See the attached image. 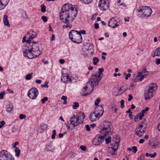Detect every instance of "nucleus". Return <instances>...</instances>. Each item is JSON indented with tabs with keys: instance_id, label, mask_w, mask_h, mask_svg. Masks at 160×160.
Segmentation results:
<instances>
[{
	"instance_id": "c03bdc74",
	"label": "nucleus",
	"mask_w": 160,
	"mask_h": 160,
	"mask_svg": "<svg viewBox=\"0 0 160 160\" xmlns=\"http://www.w3.org/2000/svg\"><path fill=\"white\" fill-rule=\"evenodd\" d=\"M5 94V92L4 91H3L2 92L0 93V99H2L3 98Z\"/></svg>"
},
{
	"instance_id": "a18cd8bd",
	"label": "nucleus",
	"mask_w": 160,
	"mask_h": 160,
	"mask_svg": "<svg viewBox=\"0 0 160 160\" xmlns=\"http://www.w3.org/2000/svg\"><path fill=\"white\" fill-rule=\"evenodd\" d=\"M41 18L45 22H46L47 21V18L45 16H42Z\"/></svg>"
},
{
	"instance_id": "4d7b16f0",
	"label": "nucleus",
	"mask_w": 160,
	"mask_h": 160,
	"mask_svg": "<svg viewBox=\"0 0 160 160\" xmlns=\"http://www.w3.org/2000/svg\"><path fill=\"white\" fill-rule=\"evenodd\" d=\"M112 111L114 112L115 113H117L118 109L116 108L113 107L112 108Z\"/></svg>"
},
{
	"instance_id": "a878e982",
	"label": "nucleus",
	"mask_w": 160,
	"mask_h": 160,
	"mask_svg": "<svg viewBox=\"0 0 160 160\" xmlns=\"http://www.w3.org/2000/svg\"><path fill=\"white\" fill-rule=\"evenodd\" d=\"M13 110V106L11 105H8L6 107V111L8 112H10Z\"/></svg>"
},
{
	"instance_id": "8fccbe9b",
	"label": "nucleus",
	"mask_w": 160,
	"mask_h": 160,
	"mask_svg": "<svg viewBox=\"0 0 160 160\" xmlns=\"http://www.w3.org/2000/svg\"><path fill=\"white\" fill-rule=\"evenodd\" d=\"M80 148L81 150L83 151H85L86 149V147L82 145L80 146Z\"/></svg>"
},
{
	"instance_id": "9d476101",
	"label": "nucleus",
	"mask_w": 160,
	"mask_h": 160,
	"mask_svg": "<svg viewBox=\"0 0 160 160\" xmlns=\"http://www.w3.org/2000/svg\"><path fill=\"white\" fill-rule=\"evenodd\" d=\"M0 160H14L9 152L4 150L0 152Z\"/></svg>"
},
{
	"instance_id": "4be33fe9",
	"label": "nucleus",
	"mask_w": 160,
	"mask_h": 160,
	"mask_svg": "<svg viewBox=\"0 0 160 160\" xmlns=\"http://www.w3.org/2000/svg\"><path fill=\"white\" fill-rule=\"evenodd\" d=\"M119 141L118 142H115L112 145V147L111 148L112 150L114 152H115L116 151V150L118 149V146H119ZM116 154V152H114L113 153V154Z\"/></svg>"
},
{
	"instance_id": "72a5a7b5",
	"label": "nucleus",
	"mask_w": 160,
	"mask_h": 160,
	"mask_svg": "<svg viewBox=\"0 0 160 160\" xmlns=\"http://www.w3.org/2000/svg\"><path fill=\"white\" fill-rule=\"evenodd\" d=\"M32 73H31L27 75L25 77V79L27 80H30L32 77Z\"/></svg>"
},
{
	"instance_id": "09e8293b",
	"label": "nucleus",
	"mask_w": 160,
	"mask_h": 160,
	"mask_svg": "<svg viewBox=\"0 0 160 160\" xmlns=\"http://www.w3.org/2000/svg\"><path fill=\"white\" fill-rule=\"evenodd\" d=\"M157 155V153L156 152H154L152 154H150V157H151V158H154L156 156V155Z\"/></svg>"
},
{
	"instance_id": "a19ab883",
	"label": "nucleus",
	"mask_w": 160,
	"mask_h": 160,
	"mask_svg": "<svg viewBox=\"0 0 160 160\" xmlns=\"http://www.w3.org/2000/svg\"><path fill=\"white\" fill-rule=\"evenodd\" d=\"M26 117V116L25 114H21L19 115V118L21 119H25Z\"/></svg>"
},
{
	"instance_id": "338daca9",
	"label": "nucleus",
	"mask_w": 160,
	"mask_h": 160,
	"mask_svg": "<svg viewBox=\"0 0 160 160\" xmlns=\"http://www.w3.org/2000/svg\"><path fill=\"white\" fill-rule=\"evenodd\" d=\"M41 82V80L38 79H36L35 81V83L39 84Z\"/></svg>"
},
{
	"instance_id": "3c124183",
	"label": "nucleus",
	"mask_w": 160,
	"mask_h": 160,
	"mask_svg": "<svg viewBox=\"0 0 160 160\" xmlns=\"http://www.w3.org/2000/svg\"><path fill=\"white\" fill-rule=\"evenodd\" d=\"M18 144V142H16L15 143H14L12 144V147L13 148H15V149L16 148H18L16 147V146Z\"/></svg>"
},
{
	"instance_id": "f3484780",
	"label": "nucleus",
	"mask_w": 160,
	"mask_h": 160,
	"mask_svg": "<svg viewBox=\"0 0 160 160\" xmlns=\"http://www.w3.org/2000/svg\"><path fill=\"white\" fill-rule=\"evenodd\" d=\"M69 77L67 73H63L62 72V75L61 77V81L63 83H68Z\"/></svg>"
},
{
	"instance_id": "0e129e2a",
	"label": "nucleus",
	"mask_w": 160,
	"mask_h": 160,
	"mask_svg": "<svg viewBox=\"0 0 160 160\" xmlns=\"http://www.w3.org/2000/svg\"><path fill=\"white\" fill-rule=\"evenodd\" d=\"M95 28L96 29H98L99 28V24L98 23H96L94 24Z\"/></svg>"
},
{
	"instance_id": "cd10ccee",
	"label": "nucleus",
	"mask_w": 160,
	"mask_h": 160,
	"mask_svg": "<svg viewBox=\"0 0 160 160\" xmlns=\"http://www.w3.org/2000/svg\"><path fill=\"white\" fill-rule=\"evenodd\" d=\"M93 64L94 65H96L97 64V63L99 62V59L97 57H94L93 59Z\"/></svg>"
},
{
	"instance_id": "2eb2a0df",
	"label": "nucleus",
	"mask_w": 160,
	"mask_h": 160,
	"mask_svg": "<svg viewBox=\"0 0 160 160\" xmlns=\"http://www.w3.org/2000/svg\"><path fill=\"white\" fill-rule=\"evenodd\" d=\"M101 117L95 111L92 113H91L89 117V119L92 122H94L99 119Z\"/></svg>"
},
{
	"instance_id": "603ef678",
	"label": "nucleus",
	"mask_w": 160,
	"mask_h": 160,
	"mask_svg": "<svg viewBox=\"0 0 160 160\" xmlns=\"http://www.w3.org/2000/svg\"><path fill=\"white\" fill-rule=\"evenodd\" d=\"M86 31L85 30H81L79 32V34H80L81 35V34H86Z\"/></svg>"
},
{
	"instance_id": "49530a36",
	"label": "nucleus",
	"mask_w": 160,
	"mask_h": 160,
	"mask_svg": "<svg viewBox=\"0 0 160 160\" xmlns=\"http://www.w3.org/2000/svg\"><path fill=\"white\" fill-rule=\"evenodd\" d=\"M100 99L99 98H98L95 101L94 104L96 106H97L98 105L99 102H100Z\"/></svg>"
},
{
	"instance_id": "39448f33",
	"label": "nucleus",
	"mask_w": 160,
	"mask_h": 160,
	"mask_svg": "<svg viewBox=\"0 0 160 160\" xmlns=\"http://www.w3.org/2000/svg\"><path fill=\"white\" fill-rule=\"evenodd\" d=\"M80 123V122L79 120V118L78 115H74L71 117L69 121L66 124V127L68 130H72L70 126H72L73 128H75Z\"/></svg>"
},
{
	"instance_id": "1a4fd4ad",
	"label": "nucleus",
	"mask_w": 160,
	"mask_h": 160,
	"mask_svg": "<svg viewBox=\"0 0 160 160\" xmlns=\"http://www.w3.org/2000/svg\"><path fill=\"white\" fill-rule=\"evenodd\" d=\"M146 127L144 123L139 124L136 127L135 130L136 134L139 137H142L145 132Z\"/></svg>"
},
{
	"instance_id": "4c0bfd02",
	"label": "nucleus",
	"mask_w": 160,
	"mask_h": 160,
	"mask_svg": "<svg viewBox=\"0 0 160 160\" xmlns=\"http://www.w3.org/2000/svg\"><path fill=\"white\" fill-rule=\"evenodd\" d=\"M52 135L51 138L52 139H54L55 138V136L56 134V130H53L52 131Z\"/></svg>"
},
{
	"instance_id": "ea45409f",
	"label": "nucleus",
	"mask_w": 160,
	"mask_h": 160,
	"mask_svg": "<svg viewBox=\"0 0 160 160\" xmlns=\"http://www.w3.org/2000/svg\"><path fill=\"white\" fill-rule=\"evenodd\" d=\"M132 152L133 153H136L138 150L137 147L134 146H133L132 147Z\"/></svg>"
},
{
	"instance_id": "c9c22d12",
	"label": "nucleus",
	"mask_w": 160,
	"mask_h": 160,
	"mask_svg": "<svg viewBox=\"0 0 160 160\" xmlns=\"http://www.w3.org/2000/svg\"><path fill=\"white\" fill-rule=\"evenodd\" d=\"M137 115H138V118L139 120H141L142 119L143 117L144 114L141 112L139 113Z\"/></svg>"
},
{
	"instance_id": "79ce46f5",
	"label": "nucleus",
	"mask_w": 160,
	"mask_h": 160,
	"mask_svg": "<svg viewBox=\"0 0 160 160\" xmlns=\"http://www.w3.org/2000/svg\"><path fill=\"white\" fill-rule=\"evenodd\" d=\"M121 103V108H123L124 107V101L123 100H122L120 101Z\"/></svg>"
},
{
	"instance_id": "412c9836",
	"label": "nucleus",
	"mask_w": 160,
	"mask_h": 160,
	"mask_svg": "<svg viewBox=\"0 0 160 160\" xmlns=\"http://www.w3.org/2000/svg\"><path fill=\"white\" fill-rule=\"evenodd\" d=\"M153 92L149 90L145 93V99L148 100L150 98L153 96Z\"/></svg>"
},
{
	"instance_id": "473e14b6",
	"label": "nucleus",
	"mask_w": 160,
	"mask_h": 160,
	"mask_svg": "<svg viewBox=\"0 0 160 160\" xmlns=\"http://www.w3.org/2000/svg\"><path fill=\"white\" fill-rule=\"evenodd\" d=\"M76 82V79H74L73 77L69 78L68 82L74 83Z\"/></svg>"
},
{
	"instance_id": "6e6552de",
	"label": "nucleus",
	"mask_w": 160,
	"mask_h": 160,
	"mask_svg": "<svg viewBox=\"0 0 160 160\" xmlns=\"http://www.w3.org/2000/svg\"><path fill=\"white\" fill-rule=\"evenodd\" d=\"M148 74L149 73L145 69H143L141 71L138 72L136 76V77L135 76L133 80L135 82L138 81H141L145 77L148 75Z\"/></svg>"
},
{
	"instance_id": "58836bf2",
	"label": "nucleus",
	"mask_w": 160,
	"mask_h": 160,
	"mask_svg": "<svg viewBox=\"0 0 160 160\" xmlns=\"http://www.w3.org/2000/svg\"><path fill=\"white\" fill-rule=\"evenodd\" d=\"M48 100V98L47 97H45L44 98L42 99V102L43 104L45 103V102L47 101Z\"/></svg>"
},
{
	"instance_id": "2f4dec72",
	"label": "nucleus",
	"mask_w": 160,
	"mask_h": 160,
	"mask_svg": "<svg viewBox=\"0 0 160 160\" xmlns=\"http://www.w3.org/2000/svg\"><path fill=\"white\" fill-rule=\"evenodd\" d=\"M41 7V12H45L46 11V7L43 4H42Z\"/></svg>"
},
{
	"instance_id": "393cba45",
	"label": "nucleus",
	"mask_w": 160,
	"mask_h": 160,
	"mask_svg": "<svg viewBox=\"0 0 160 160\" xmlns=\"http://www.w3.org/2000/svg\"><path fill=\"white\" fill-rule=\"evenodd\" d=\"M157 84L155 83H153L152 84V86H150V88L148 89L150 91L154 92L157 89Z\"/></svg>"
},
{
	"instance_id": "423d86ee",
	"label": "nucleus",
	"mask_w": 160,
	"mask_h": 160,
	"mask_svg": "<svg viewBox=\"0 0 160 160\" xmlns=\"http://www.w3.org/2000/svg\"><path fill=\"white\" fill-rule=\"evenodd\" d=\"M138 11L139 12H141L142 15L145 17H148L151 14L152 10L148 7L143 6L138 8Z\"/></svg>"
},
{
	"instance_id": "e2e57ef3",
	"label": "nucleus",
	"mask_w": 160,
	"mask_h": 160,
	"mask_svg": "<svg viewBox=\"0 0 160 160\" xmlns=\"http://www.w3.org/2000/svg\"><path fill=\"white\" fill-rule=\"evenodd\" d=\"M145 141V140L144 139H140L139 140L138 142L139 143L142 144Z\"/></svg>"
},
{
	"instance_id": "a211bd4d",
	"label": "nucleus",
	"mask_w": 160,
	"mask_h": 160,
	"mask_svg": "<svg viewBox=\"0 0 160 160\" xmlns=\"http://www.w3.org/2000/svg\"><path fill=\"white\" fill-rule=\"evenodd\" d=\"M94 111L96 112H97V113H98V114L101 117L103 115L104 110L102 106H98L95 109Z\"/></svg>"
},
{
	"instance_id": "774afa93",
	"label": "nucleus",
	"mask_w": 160,
	"mask_h": 160,
	"mask_svg": "<svg viewBox=\"0 0 160 160\" xmlns=\"http://www.w3.org/2000/svg\"><path fill=\"white\" fill-rule=\"evenodd\" d=\"M157 129L159 131H160V122L157 126Z\"/></svg>"
},
{
	"instance_id": "bf43d9fd",
	"label": "nucleus",
	"mask_w": 160,
	"mask_h": 160,
	"mask_svg": "<svg viewBox=\"0 0 160 160\" xmlns=\"http://www.w3.org/2000/svg\"><path fill=\"white\" fill-rule=\"evenodd\" d=\"M55 35L54 34H52V37L51 38V41H53L54 40L55 38Z\"/></svg>"
},
{
	"instance_id": "052dcab7",
	"label": "nucleus",
	"mask_w": 160,
	"mask_h": 160,
	"mask_svg": "<svg viewBox=\"0 0 160 160\" xmlns=\"http://www.w3.org/2000/svg\"><path fill=\"white\" fill-rule=\"evenodd\" d=\"M129 98L128 99V101H130L133 98V96L131 95H128Z\"/></svg>"
},
{
	"instance_id": "9b49d317",
	"label": "nucleus",
	"mask_w": 160,
	"mask_h": 160,
	"mask_svg": "<svg viewBox=\"0 0 160 160\" xmlns=\"http://www.w3.org/2000/svg\"><path fill=\"white\" fill-rule=\"evenodd\" d=\"M29 49L32 50V52H35L38 56L40 54V51L39 50L38 44L36 42H34L32 43H29V46L27 47Z\"/></svg>"
},
{
	"instance_id": "e433bc0d",
	"label": "nucleus",
	"mask_w": 160,
	"mask_h": 160,
	"mask_svg": "<svg viewBox=\"0 0 160 160\" xmlns=\"http://www.w3.org/2000/svg\"><path fill=\"white\" fill-rule=\"evenodd\" d=\"M105 141L106 144H108L111 142V137L110 136H108V138L105 139Z\"/></svg>"
},
{
	"instance_id": "bb28decb",
	"label": "nucleus",
	"mask_w": 160,
	"mask_h": 160,
	"mask_svg": "<svg viewBox=\"0 0 160 160\" xmlns=\"http://www.w3.org/2000/svg\"><path fill=\"white\" fill-rule=\"evenodd\" d=\"M26 37H27L26 35V36L23 37L22 42H26L27 43H29L31 42V39H30L28 37V39L26 40Z\"/></svg>"
},
{
	"instance_id": "aec40b11",
	"label": "nucleus",
	"mask_w": 160,
	"mask_h": 160,
	"mask_svg": "<svg viewBox=\"0 0 160 160\" xmlns=\"http://www.w3.org/2000/svg\"><path fill=\"white\" fill-rule=\"evenodd\" d=\"M5 0H0V10L4 8L9 2V0H6L5 2Z\"/></svg>"
},
{
	"instance_id": "69168bd1",
	"label": "nucleus",
	"mask_w": 160,
	"mask_h": 160,
	"mask_svg": "<svg viewBox=\"0 0 160 160\" xmlns=\"http://www.w3.org/2000/svg\"><path fill=\"white\" fill-rule=\"evenodd\" d=\"M160 64V59L158 58L157 59L156 62V64L157 65H159Z\"/></svg>"
},
{
	"instance_id": "de8ad7c7",
	"label": "nucleus",
	"mask_w": 160,
	"mask_h": 160,
	"mask_svg": "<svg viewBox=\"0 0 160 160\" xmlns=\"http://www.w3.org/2000/svg\"><path fill=\"white\" fill-rule=\"evenodd\" d=\"M5 124L4 121H2L0 122V128H2Z\"/></svg>"
},
{
	"instance_id": "7ed1b4c3",
	"label": "nucleus",
	"mask_w": 160,
	"mask_h": 160,
	"mask_svg": "<svg viewBox=\"0 0 160 160\" xmlns=\"http://www.w3.org/2000/svg\"><path fill=\"white\" fill-rule=\"evenodd\" d=\"M99 72L92 74L89 79V83L92 87H96L98 84L101 80V75L103 71V69L100 68L98 69Z\"/></svg>"
},
{
	"instance_id": "37998d69",
	"label": "nucleus",
	"mask_w": 160,
	"mask_h": 160,
	"mask_svg": "<svg viewBox=\"0 0 160 160\" xmlns=\"http://www.w3.org/2000/svg\"><path fill=\"white\" fill-rule=\"evenodd\" d=\"M158 146L157 144L156 143H154L152 144L151 146V147L152 148H156Z\"/></svg>"
},
{
	"instance_id": "4468645a",
	"label": "nucleus",
	"mask_w": 160,
	"mask_h": 160,
	"mask_svg": "<svg viewBox=\"0 0 160 160\" xmlns=\"http://www.w3.org/2000/svg\"><path fill=\"white\" fill-rule=\"evenodd\" d=\"M38 94V89L36 88H31L28 92V96L32 99H35Z\"/></svg>"
},
{
	"instance_id": "864d4df0",
	"label": "nucleus",
	"mask_w": 160,
	"mask_h": 160,
	"mask_svg": "<svg viewBox=\"0 0 160 160\" xmlns=\"http://www.w3.org/2000/svg\"><path fill=\"white\" fill-rule=\"evenodd\" d=\"M149 110V108L148 107H146L141 112L144 114V113H145L146 112L148 111Z\"/></svg>"
},
{
	"instance_id": "6ab92c4d",
	"label": "nucleus",
	"mask_w": 160,
	"mask_h": 160,
	"mask_svg": "<svg viewBox=\"0 0 160 160\" xmlns=\"http://www.w3.org/2000/svg\"><path fill=\"white\" fill-rule=\"evenodd\" d=\"M26 35L27 37L29 38L30 39H32L36 37L37 34L36 33L33 31H30L28 32Z\"/></svg>"
},
{
	"instance_id": "20e7f679",
	"label": "nucleus",
	"mask_w": 160,
	"mask_h": 160,
	"mask_svg": "<svg viewBox=\"0 0 160 160\" xmlns=\"http://www.w3.org/2000/svg\"><path fill=\"white\" fill-rule=\"evenodd\" d=\"M70 39L73 42L80 43L82 41L81 35L79 34V32L75 30H71L69 33Z\"/></svg>"
},
{
	"instance_id": "f257e3e1",
	"label": "nucleus",
	"mask_w": 160,
	"mask_h": 160,
	"mask_svg": "<svg viewBox=\"0 0 160 160\" xmlns=\"http://www.w3.org/2000/svg\"><path fill=\"white\" fill-rule=\"evenodd\" d=\"M77 12V9L74 6L68 3L62 6L59 13V18L62 22L67 24L62 27L63 28H71L70 23L76 17Z\"/></svg>"
},
{
	"instance_id": "f03ea898",
	"label": "nucleus",
	"mask_w": 160,
	"mask_h": 160,
	"mask_svg": "<svg viewBox=\"0 0 160 160\" xmlns=\"http://www.w3.org/2000/svg\"><path fill=\"white\" fill-rule=\"evenodd\" d=\"M99 132L101 134L98 137L95 138L92 141V144L95 146L100 145L107 135H111L113 132V126L109 122H104L103 125L100 129Z\"/></svg>"
},
{
	"instance_id": "0eeeda50",
	"label": "nucleus",
	"mask_w": 160,
	"mask_h": 160,
	"mask_svg": "<svg viewBox=\"0 0 160 160\" xmlns=\"http://www.w3.org/2000/svg\"><path fill=\"white\" fill-rule=\"evenodd\" d=\"M94 87H92L89 83V80L87 83L86 86L82 90L81 94L82 96H84L89 95L91 93L93 90Z\"/></svg>"
},
{
	"instance_id": "dca6fc26",
	"label": "nucleus",
	"mask_w": 160,
	"mask_h": 160,
	"mask_svg": "<svg viewBox=\"0 0 160 160\" xmlns=\"http://www.w3.org/2000/svg\"><path fill=\"white\" fill-rule=\"evenodd\" d=\"M118 25L117 23V22L114 18L110 19L108 23V26L112 28L117 27Z\"/></svg>"
},
{
	"instance_id": "f704fd0d",
	"label": "nucleus",
	"mask_w": 160,
	"mask_h": 160,
	"mask_svg": "<svg viewBox=\"0 0 160 160\" xmlns=\"http://www.w3.org/2000/svg\"><path fill=\"white\" fill-rule=\"evenodd\" d=\"M48 82H44V84H42L41 86V88L45 87V88H48L49 87L48 85Z\"/></svg>"
},
{
	"instance_id": "13d9d810",
	"label": "nucleus",
	"mask_w": 160,
	"mask_h": 160,
	"mask_svg": "<svg viewBox=\"0 0 160 160\" xmlns=\"http://www.w3.org/2000/svg\"><path fill=\"white\" fill-rule=\"evenodd\" d=\"M59 62L62 64H64L65 63V61L64 60L62 59H60L59 61Z\"/></svg>"
},
{
	"instance_id": "f8f14e48",
	"label": "nucleus",
	"mask_w": 160,
	"mask_h": 160,
	"mask_svg": "<svg viewBox=\"0 0 160 160\" xmlns=\"http://www.w3.org/2000/svg\"><path fill=\"white\" fill-rule=\"evenodd\" d=\"M109 1L110 0H100L98 4L99 9L102 11L108 9L109 7Z\"/></svg>"
},
{
	"instance_id": "ddd939ff",
	"label": "nucleus",
	"mask_w": 160,
	"mask_h": 160,
	"mask_svg": "<svg viewBox=\"0 0 160 160\" xmlns=\"http://www.w3.org/2000/svg\"><path fill=\"white\" fill-rule=\"evenodd\" d=\"M23 53L24 56L27 57L29 59H32L38 56L35 52H32V50L28 47L24 50Z\"/></svg>"
},
{
	"instance_id": "c756f323",
	"label": "nucleus",
	"mask_w": 160,
	"mask_h": 160,
	"mask_svg": "<svg viewBox=\"0 0 160 160\" xmlns=\"http://www.w3.org/2000/svg\"><path fill=\"white\" fill-rule=\"evenodd\" d=\"M15 151L16 156L17 157L19 156L20 152V150H19L18 148H16L15 149Z\"/></svg>"
},
{
	"instance_id": "5fc2aeb1",
	"label": "nucleus",
	"mask_w": 160,
	"mask_h": 160,
	"mask_svg": "<svg viewBox=\"0 0 160 160\" xmlns=\"http://www.w3.org/2000/svg\"><path fill=\"white\" fill-rule=\"evenodd\" d=\"M86 130L88 131H90L91 130L90 128L88 125H87L86 126Z\"/></svg>"
},
{
	"instance_id": "6e6d98bb",
	"label": "nucleus",
	"mask_w": 160,
	"mask_h": 160,
	"mask_svg": "<svg viewBox=\"0 0 160 160\" xmlns=\"http://www.w3.org/2000/svg\"><path fill=\"white\" fill-rule=\"evenodd\" d=\"M131 76V74L130 73L127 74L125 76V79L126 80H128V78L130 77Z\"/></svg>"
},
{
	"instance_id": "7c9ffc66",
	"label": "nucleus",
	"mask_w": 160,
	"mask_h": 160,
	"mask_svg": "<svg viewBox=\"0 0 160 160\" xmlns=\"http://www.w3.org/2000/svg\"><path fill=\"white\" fill-rule=\"evenodd\" d=\"M79 105L78 102H75L73 103V105L72 106V108L75 109L79 107Z\"/></svg>"
},
{
	"instance_id": "5701e85b",
	"label": "nucleus",
	"mask_w": 160,
	"mask_h": 160,
	"mask_svg": "<svg viewBox=\"0 0 160 160\" xmlns=\"http://www.w3.org/2000/svg\"><path fill=\"white\" fill-rule=\"evenodd\" d=\"M3 21L4 24L9 27L10 26V24H9L8 19V16L7 15H5L3 18Z\"/></svg>"
},
{
	"instance_id": "c85d7f7f",
	"label": "nucleus",
	"mask_w": 160,
	"mask_h": 160,
	"mask_svg": "<svg viewBox=\"0 0 160 160\" xmlns=\"http://www.w3.org/2000/svg\"><path fill=\"white\" fill-rule=\"evenodd\" d=\"M82 2L85 4H88L91 3L92 0H80Z\"/></svg>"
},
{
	"instance_id": "b1692460",
	"label": "nucleus",
	"mask_w": 160,
	"mask_h": 160,
	"mask_svg": "<svg viewBox=\"0 0 160 160\" xmlns=\"http://www.w3.org/2000/svg\"><path fill=\"white\" fill-rule=\"evenodd\" d=\"M160 56V48H158L156 49L155 51L153 57L156 56Z\"/></svg>"
},
{
	"instance_id": "680f3d73",
	"label": "nucleus",
	"mask_w": 160,
	"mask_h": 160,
	"mask_svg": "<svg viewBox=\"0 0 160 160\" xmlns=\"http://www.w3.org/2000/svg\"><path fill=\"white\" fill-rule=\"evenodd\" d=\"M61 99L64 101L66 100L67 99V97L66 96H63L61 98Z\"/></svg>"
}]
</instances>
